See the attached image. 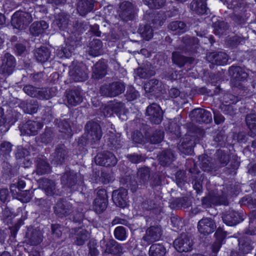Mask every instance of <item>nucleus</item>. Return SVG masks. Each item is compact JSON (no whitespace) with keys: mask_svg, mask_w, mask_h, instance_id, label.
I'll return each mask as SVG.
<instances>
[{"mask_svg":"<svg viewBox=\"0 0 256 256\" xmlns=\"http://www.w3.org/2000/svg\"><path fill=\"white\" fill-rule=\"evenodd\" d=\"M150 168L148 166L139 168L137 172V176L140 182L143 184H147L150 177Z\"/></svg>","mask_w":256,"mask_h":256,"instance_id":"a18cd8bd","label":"nucleus"},{"mask_svg":"<svg viewBox=\"0 0 256 256\" xmlns=\"http://www.w3.org/2000/svg\"><path fill=\"white\" fill-rule=\"evenodd\" d=\"M95 0H77L76 10L81 16H86L94 9Z\"/></svg>","mask_w":256,"mask_h":256,"instance_id":"a878e982","label":"nucleus"},{"mask_svg":"<svg viewBox=\"0 0 256 256\" xmlns=\"http://www.w3.org/2000/svg\"><path fill=\"white\" fill-rule=\"evenodd\" d=\"M144 4L150 9L158 10L164 6L166 0H143Z\"/></svg>","mask_w":256,"mask_h":256,"instance_id":"bf43d9fd","label":"nucleus"},{"mask_svg":"<svg viewBox=\"0 0 256 256\" xmlns=\"http://www.w3.org/2000/svg\"><path fill=\"white\" fill-rule=\"evenodd\" d=\"M168 28L172 31L175 32L176 34L181 35L186 32V24L182 21H173L170 22Z\"/></svg>","mask_w":256,"mask_h":256,"instance_id":"c03bdc74","label":"nucleus"},{"mask_svg":"<svg viewBox=\"0 0 256 256\" xmlns=\"http://www.w3.org/2000/svg\"><path fill=\"white\" fill-rule=\"evenodd\" d=\"M182 42L184 46L182 50L185 52L194 53L198 48V40L194 36H184L182 38Z\"/></svg>","mask_w":256,"mask_h":256,"instance_id":"7c9ffc66","label":"nucleus"},{"mask_svg":"<svg viewBox=\"0 0 256 256\" xmlns=\"http://www.w3.org/2000/svg\"><path fill=\"white\" fill-rule=\"evenodd\" d=\"M95 161L96 164L105 167L114 166L118 162L115 155L108 151H104L98 154L96 156Z\"/></svg>","mask_w":256,"mask_h":256,"instance_id":"f8f14e48","label":"nucleus"},{"mask_svg":"<svg viewBox=\"0 0 256 256\" xmlns=\"http://www.w3.org/2000/svg\"><path fill=\"white\" fill-rule=\"evenodd\" d=\"M214 144L216 146L224 148L226 145V137L223 130H218L214 136Z\"/></svg>","mask_w":256,"mask_h":256,"instance_id":"6e6d98bb","label":"nucleus"},{"mask_svg":"<svg viewBox=\"0 0 256 256\" xmlns=\"http://www.w3.org/2000/svg\"><path fill=\"white\" fill-rule=\"evenodd\" d=\"M216 160L220 166H226L230 160V156L228 152L222 150H218L216 152Z\"/></svg>","mask_w":256,"mask_h":256,"instance_id":"3c124183","label":"nucleus"},{"mask_svg":"<svg viewBox=\"0 0 256 256\" xmlns=\"http://www.w3.org/2000/svg\"><path fill=\"white\" fill-rule=\"evenodd\" d=\"M86 132L78 138L76 148L80 154H85L87 152L88 144H96L101 139L102 135V130L98 122H88L85 126Z\"/></svg>","mask_w":256,"mask_h":256,"instance_id":"f257e3e1","label":"nucleus"},{"mask_svg":"<svg viewBox=\"0 0 256 256\" xmlns=\"http://www.w3.org/2000/svg\"><path fill=\"white\" fill-rule=\"evenodd\" d=\"M144 89L146 93L156 98L160 97L164 91L162 82L156 78L150 79L146 83Z\"/></svg>","mask_w":256,"mask_h":256,"instance_id":"9b49d317","label":"nucleus"},{"mask_svg":"<svg viewBox=\"0 0 256 256\" xmlns=\"http://www.w3.org/2000/svg\"><path fill=\"white\" fill-rule=\"evenodd\" d=\"M240 100V98L231 93H227L224 96L223 102L220 106L224 114L232 116L236 114V108L234 105L236 104Z\"/></svg>","mask_w":256,"mask_h":256,"instance_id":"423d86ee","label":"nucleus"},{"mask_svg":"<svg viewBox=\"0 0 256 256\" xmlns=\"http://www.w3.org/2000/svg\"><path fill=\"white\" fill-rule=\"evenodd\" d=\"M42 186L48 196L54 197L63 195L62 190L56 188V184L54 180L46 178L42 179Z\"/></svg>","mask_w":256,"mask_h":256,"instance_id":"f3484780","label":"nucleus"},{"mask_svg":"<svg viewBox=\"0 0 256 256\" xmlns=\"http://www.w3.org/2000/svg\"><path fill=\"white\" fill-rule=\"evenodd\" d=\"M166 252V248L162 244H152L149 248L148 256H164Z\"/></svg>","mask_w":256,"mask_h":256,"instance_id":"a19ab883","label":"nucleus"},{"mask_svg":"<svg viewBox=\"0 0 256 256\" xmlns=\"http://www.w3.org/2000/svg\"><path fill=\"white\" fill-rule=\"evenodd\" d=\"M2 63L0 66V72L2 74H11L16 64L15 58L10 53L4 54L2 58Z\"/></svg>","mask_w":256,"mask_h":256,"instance_id":"6ab92c4d","label":"nucleus"},{"mask_svg":"<svg viewBox=\"0 0 256 256\" xmlns=\"http://www.w3.org/2000/svg\"><path fill=\"white\" fill-rule=\"evenodd\" d=\"M12 144L9 142L3 141L0 144V154L6 158L10 156L12 148Z\"/></svg>","mask_w":256,"mask_h":256,"instance_id":"052dcab7","label":"nucleus"},{"mask_svg":"<svg viewBox=\"0 0 256 256\" xmlns=\"http://www.w3.org/2000/svg\"><path fill=\"white\" fill-rule=\"evenodd\" d=\"M224 226L222 227L219 226L216 229L214 234L215 241L224 244L227 236V232L224 230Z\"/></svg>","mask_w":256,"mask_h":256,"instance_id":"680f3d73","label":"nucleus"},{"mask_svg":"<svg viewBox=\"0 0 256 256\" xmlns=\"http://www.w3.org/2000/svg\"><path fill=\"white\" fill-rule=\"evenodd\" d=\"M206 155H202L198 156L200 167L204 172H212L214 168V164L212 162Z\"/></svg>","mask_w":256,"mask_h":256,"instance_id":"79ce46f5","label":"nucleus"},{"mask_svg":"<svg viewBox=\"0 0 256 256\" xmlns=\"http://www.w3.org/2000/svg\"><path fill=\"white\" fill-rule=\"evenodd\" d=\"M128 190L124 188L114 190L112 194V200L116 206L124 208L127 205Z\"/></svg>","mask_w":256,"mask_h":256,"instance_id":"4be33fe9","label":"nucleus"},{"mask_svg":"<svg viewBox=\"0 0 256 256\" xmlns=\"http://www.w3.org/2000/svg\"><path fill=\"white\" fill-rule=\"evenodd\" d=\"M170 221L174 231L179 232L186 230L185 224L180 216H172L170 218Z\"/></svg>","mask_w":256,"mask_h":256,"instance_id":"603ef678","label":"nucleus"},{"mask_svg":"<svg viewBox=\"0 0 256 256\" xmlns=\"http://www.w3.org/2000/svg\"><path fill=\"white\" fill-rule=\"evenodd\" d=\"M106 144L108 148L112 150H116L122 146L120 138L114 134L109 136Z\"/></svg>","mask_w":256,"mask_h":256,"instance_id":"864d4df0","label":"nucleus"},{"mask_svg":"<svg viewBox=\"0 0 256 256\" xmlns=\"http://www.w3.org/2000/svg\"><path fill=\"white\" fill-rule=\"evenodd\" d=\"M210 62L217 66H224L228 63V56L225 52H212L209 55Z\"/></svg>","mask_w":256,"mask_h":256,"instance_id":"c85d7f7f","label":"nucleus"},{"mask_svg":"<svg viewBox=\"0 0 256 256\" xmlns=\"http://www.w3.org/2000/svg\"><path fill=\"white\" fill-rule=\"evenodd\" d=\"M164 133L160 130H156L148 138L150 144H158L160 143L164 138Z\"/></svg>","mask_w":256,"mask_h":256,"instance_id":"4d7b16f0","label":"nucleus"},{"mask_svg":"<svg viewBox=\"0 0 256 256\" xmlns=\"http://www.w3.org/2000/svg\"><path fill=\"white\" fill-rule=\"evenodd\" d=\"M118 16L124 22L132 20L134 17V10L132 4L129 1H124L122 2L120 5Z\"/></svg>","mask_w":256,"mask_h":256,"instance_id":"dca6fc26","label":"nucleus"},{"mask_svg":"<svg viewBox=\"0 0 256 256\" xmlns=\"http://www.w3.org/2000/svg\"><path fill=\"white\" fill-rule=\"evenodd\" d=\"M210 80L212 85L216 86L214 91V94L218 95L222 93L223 90L220 86V82L222 80L221 74L219 73L211 74L210 76Z\"/></svg>","mask_w":256,"mask_h":256,"instance_id":"09e8293b","label":"nucleus"},{"mask_svg":"<svg viewBox=\"0 0 256 256\" xmlns=\"http://www.w3.org/2000/svg\"><path fill=\"white\" fill-rule=\"evenodd\" d=\"M105 252L114 256H120L122 253V248L116 241L112 239L106 242Z\"/></svg>","mask_w":256,"mask_h":256,"instance_id":"2f4dec72","label":"nucleus"},{"mask_svg":"<svg viewBox=\"0 0 256 256\" xmlns=\"http://www.w3.org/2000/svg\"><path fill=\"white\" fill-rule=\"evenodd\" d=\"M172 59L173 63L180 68H182L186 64L191 65L194 63L195 60L194 58L184 56L178 51L172 52Z\"/></svg>","mask_w":256,"mask_h":256,"instance_id":"5701e85b","label":"nucleus"},{"mask_svg":"<svg viewBox=\"0 0 256 256\" xmlns=\"http://www.w3.org/2000/svg\"><path fill=\"white\" fill-rule=\"evenodd\" d=\"M76 232L75 244L78 246H83L88 238V232L85 229L78 228Z\"/></svg>","mask_w":256,"mask_h":256,"instance_id":"49530a36","label":"nucleus"},{"mask_svg":"<svg viewBox=\"0 0 256 256\" xmlns=\"http://www.w3.org/2000/svg\"><path fill=\"white\" fill-rule=\"evenodd\" d=\"M228 7L236 12L240 8L244 7V2L242 0H226Z\"/></svg>","mask_w":256,"mask_h":256,"instance_id":"774afa93","label":"nucleus"},{"mask_svg":"<svg viewBox=\"0 0 256 256\" xmlns=\"http://www.w3.org/2000/svg\"><path fill=\"white\" fill-rule=\"evenodd\" d=\"M107 64L102 60L96 62L92 68V78L98 80L104 78L107 74Z\"/></svg>","mask_w":256,"mask_h":256,"instance_id":"393cba45","label":"nucleus"},{"mask_svg":"<svg viewBox=\"0 0 256 256\" xmlns=\"http://www.w3.org/2000/svg\"><path fill=\"white\" fill-rule=\"evenodd\" d=\"M36 172L38 175L48 174L51 172L52 168L47 160L38 158L36 161Z\"/></svg>","mask_w":256,"mask_h":256,"instance_id":"f704fd0d","label":"nucleus"},{"mask_svg":"<svg viewBox=\"0 0 256 256\" xmlns=\"http://www.w3.org/2000/svg\"><path fill=\"white\" fill-rule=\"evenodd\" d=\"M244 214L234 210H228L222 217L224 223L226 226H232L237 225L244 220Z\"/></svg>","mask_w":256,"mask_h":256,"instance_id":"ddd939ff","label":"nucleus"},{"mask_svg":"<svg viewBox=\"0 0 256 256\" xmlns=\"http://www.w3.org/2000/svg\"><path fill=\"white\" fill-rule=\"evenodd\" d=\"M238 246L240 250L246 254L251 252L254 248L253 242L251 238L248 236H242L238 240Z\"/></svg>","mask_w":256,"mask_h":256,"instance_id":"473e14b6","label":"nucleus"},{"mask_svg":"<svg viewBox=\"0 0 256 256\" xmlns=\"http://www.w3.org/2000/svg\"><path fill=\"white\" fill-rule=\"evenodd\" d=\"M67 102L70 106H76L83 100L81 91L78 88L70 90L66 94Z\"/></svg>","mask_w":256,"mask_h":256,"instance_id":"bb28decb","label":"nucleus"},{"mask_svg":"<svg viewBox=\"0 0 256 256\" xmlns=\"http://www.w3.org/2000/svg\"><path fill=\"white\" fill-rule=\"evenodd\" d=\"M83 178L80 174L70 168L66 169L60 174V182L62 188L64 189L72 190L76 184L83 182Z\"/></svg>","mask_w":256,"mask_h":256,"instance_id":"f03ea898","label":"nucleus"},{"mask_svg":"<svg viewBox=\"0 0 256 256\" xmlns=\"http://www.w3.org/2000/svg\"><path fill=\"white\" fill-rule=\"evenodd\" d=\"M228 72L232 84L236 88L242 86V82L246 81L248 76V74L240 66L232 65L229 68Z\"/></svg>","mask_w":256,"mask_h":256,"instance_id":"39448f33","label":"nucleus"},{"mask_svg":"<svg viewBox=\"0 0 256 256\" xmlns=\"http://www.w3.org/2000/svg\"><path fill=\"white\" fill-rule=\"evenodd\" d=\"M248 228L246 233L250 236H256V210L252 211L249 216Z\"/></svg>","mask_w":256,"mask_h":256,"instance_id":"de8ad7c7","label":"nucleus"},{"mask_svg":"<svg viewBox=\"0 0 256 256\" xmlns=\"http://www.w3.org/2000/svg\"><path fill=\"white\" fill-rule=\"evenodd\" d=\"M181 146L188 152L193 150L194 142L192 138L190 135H186L182 140Z\"/></svg>","mask_w":256,"mask_h":256,"instance_id":"13d9d810","label":"nucleus"},{"mask_svg":"<svg viewBox=\"0 0 256 256\" xmlns=\"http://www.w3.org/2000/svg\"><path fill=\"white\" fill-rule=\"evenodd\" d=\"M204 176L200 174L199 170H196L194 175L192 177V183L194 189L198 194H200L202 192V182Z\"/></svg>","mask_w":256,"mask_h":256,"instance_id":"e433bc0d","label":"nucleus"},{"mask_svg":"<svg viewBox=\"0 0 256 256\" xmlns=\"http://www.w3.org/2000/svg\"><path fill=\"white\" fill-rule=\"evenodd\" d=\"M190 116L193 120L199 124H210L212 122V116L210 112L203 108H196L192 110Z\"/></svg>","mask_w":256,"mask_h":256,"instance_id":"2eb2a0df","label":"nucleus"},{"mask_svg":"<svg viewBox=\"0 0 256 256\" xmlns=\"http://www.w3.org/2000/svg\"><path fill=\"white\" fill-rule=\"evenodd\" d=\"M212 26L214 34L216 36H221L225 34L228 28V23L222 20H218L212 22Z\"/></svg>","mask_w":256,"mask_h":256,"instance_id":"ea45409f","label":"nucleus"},{"mask_svg":"<svg viewBox=\"0 0 256 256\" xmlns=\"http://www.w3.org/2000/svg\"><path fill=\"white\" fill-rule=\"evenodd\" d=\"M216 222L211 218H203L198 224L199 232L204 236H208L214 232L216 230Z\"/></svg>","mask_w":256,"mask_h":256,"instance_id":"aec40b11","label":"nucleus"},{"mask_svg":"<svg viewBox=\"0 0 256 256\" xmlns=\"http://www.w3.org/2000/svg\"><path fill=\"white\" fill-rule=\"evenodd\" d=\"M114 236L118 240H125L127 237L126 228L122 226L116 227L114 230Z\"/></svg>","mask_w":256,"mask_h":256,"instance_id":"0e129e2a","label":"nucleus"},{"mask_svg":"<svg viewBox=\"0 0 256 256\" xmlns=\"http://www.w3.org/2000/svg\"><path fill=\"white\" fill-rule=\"evenodd\" d=\"M53 160L56 164L61 165L64 162L67 156V152L62 146H58L52 154Z\"/></svg>","mask_w":256,"mask_h":256,"instance_id":"4c0bfd02","label":"nucleus"},{"mask_svg":"<svg viewBox=\"0 0 256 256\" xmlns=\"http://www.w3.org/2000/svg\"><path fill=\"white\" fill-rule=\"evenodd\" d=\"M125 90L124 83L114 82L109 84H104L100 87V92L102 95L114 97L122 94Z\"/></svg>","mask_w":256,"mask_h":256,"instance_id":"0eeeda50","label":"nucleus"},{"mask_svg":"<svg viewBox=\"0 0 256 256\" xmlns=\"http://www.w3.org/2000/svg\"><path fill=\"white\" fill-rule=\"evenodd\" d=\"M32 16L28 12L18 10L12 14L11 24L16 29H25L32 22Z\"/></svg>","mask_w":256,"mask_h":256,"instance_id":"20e7f679","label":"nucleus"},{"mask_svg":"<svg viewBox=\"0 0 256 256\" xmlns=\"http://www.w3.org/2000/svg\"><path fill=\"white\" fill-rule=\"evenodd\" d=\"M48 28V24L44 20L34 22L30 26V34L34 36H38L46 32Z\"/></svg>","mask_w":256,"mask_h":256,"instance_id":"cd10ccee","label":"nucleus"},{"mask_svg":"<svg viewBox=\"0 0 256 256\" xmlns=\"http://www.w3.org/2000/svg\"><path fill=\"white\" fill-rule=\"evenodd\" d=\"M140 96L139 92L132 86L128 87L126 96L128 101L136 100Z\"/></svg>","mask_w":256,"mask_h":256,"instance_id":"69168bd1","label":"nucleus"},{"mask_svg":"<svg viewBox=\"0 0 256 256\" xmlns=\"http://www.w3.org/2000/svg\"><path fill=\"white\" fill-rule=\"evenodd\" d=\"M72 210V206L63 198L58 199L54 206V213L60 218L68 216L71 213Z\"/></svg>","mask_w":256,"mask_h":256,"instance_id":"a211bd4d","label":"nucleus"},{"mask_svg":"<svg viewBox=\"0 0 256 256\" xmlns=\"http://www.w3.org/2000/svg\"><path fill=\"white\" fill-rule=\"evenodd\" d=\"M69 74L76 82H84L88 78L86 66L82 63H78L70 68Z\"/></svg>","mask_w":256,"mask_h":256,"instance_id":"4468645a","label":"nucleus"},{"mask_svg":"<svg viewBox=\"0 0 256 256\" xmlns=\"http://www.w3.org/2000/svg\"><path fill=\"white\" fill-rule=\"evenodd\" d=\"M146 114L152 124H159L163 119L162 109L156 103H152L147 107Z\"/></svg>","mask_w":256,"mask_h":256,"instance_id":"1a4fd4ad","label":"nucleus"},{"mask_svg":"<svg viewBox=\"0 0 256 256\" xmlns=\"http://www.w3.org/2000/svg\"><path fill=\"white\" fill-rule=\"evenodd\" d=\"M160 236L158 226H151L147 228L146 234L142 238L146 244L150 245L159 240Z\"/></svg>","mask_w":256,"mask_h":256,"instance_id":"b1692460","label":"nucleus"},{"mask_svg":"<svg viewBox=\"0 0 256 256\" xmlns=\"http://www.w3.org/2000/svg\"><path fill=\"white\" fill-rule=\"evenodd\" d=\"M138 32L146 40H149L153 37V32L152 26L148 24L140 25Z\"/></svg>","mask_w":256,"mask_h":256,"instance_id":"5fc2aeb1","label":"nucleus"},{"mask_svg":"<svg viewBox=\"0 0 256 256\" xmlns=\"http://www.w3.org/2000/svg\"><path fill=\"white\" fill-rule=\"evenodd\" d=\"M44 124L42 122L28 120L23 124L20 128V131L25 135L36 136L39 130L43 127Z\"/></svg>","mask_w":256,"mask_h":256,"instance_id":"412c9836","label":"nucleus"},{"mask_svg":"<svg viewBox=\"0 0 256 256\" xmlns=\"http://www.w3.org/2000/svg\"><path fill=\"white\" fill-rule=\"evenodd\" d=\"M193 243L188 233L183 232L174 242V246L176 250L180 252H188L192 249Z\"/></svg>","mask_w":256,"mask_h":256,"instance_id":"9d476101","label":"nucleus"},{"mask_svg":"<svg viewBox=\"0 0 256 256\" xmlns=\"http://www.w3.org/2000/svg\"><path fill=\"white\" fill-rule=\"evenodd\" d=\"M24 92L32 98L39 100H50L54 96L53 88H37L31 84H26L23 88Z\"/></svg>","mask_w":256,"mask_h":256,"instance_id":"7ed1b4c3","label":"nucleus"},{"mask_svg":"<svg viewBox=\"0 0 256 256\" xmlns=\"http://www.w3.org/2000/svg\"><path fill=\"white\" fill-rule=\"evenodd\" d=\"M246 123L249 130V134L251 137L256 136V114H249L246 116Z\"/></svg>","mask_w":256,"mask_h":256,"instance_id":"58836bf2","label":"nucleus"},{"mask_svg":"<svg viewBox=\"0 0 256 256\" xmlns=\"http://www.w3.org/2000/svg\"><path fill=\"white\" fill-rule=\"evenodd\" d=\"M158 160L161 166H168L174 160V154L171 151L165 150L160 154Z\"/></svg>","mask_w":256,"mask_h":256,"instance_id":"37998d69","label":"nucleus"},{"mask_svg":"<svg viewBox=\"0 0 256 256\" xmlns=\"http://www.w3.org/2000/svg\"><path fill=\"white\" fill-rule=\"evenodd\" d=\"M164 177L160 172H153L150 178V186L152 188H156L162 185V182L164 180Z\"/></svg>","mask_w":256,"mask_h":256,"instance_id":"8fccbe9b","label":"nucleus"},{"mask_svg":"<svg viewBox=\"0 0 256 256\" xmlns=\"http://www.w3.org/2000/svg\"><path fill=\"white\" fill-rule=\"evenodd\" d=\"M67 32L74 37L81 35L84 32V24L78 20H75L72 24H69L67 28Z\"/></svg>","mask_w":256,"mask_h":256,"instance_id":"c9c22d12","label":"nucleus"},{"mask_svg":"<svg viewBox=\"0 0 256 256\" xmlns=\"http://www.w3.org/2000/svg\"><path fill=\"white\" fill-rule=\"evenodd\" d=\"M34 54L38 62L44 63L49 59L50 52L47 47L41 46L40 48L34 50Z\"/></svg>","mask_w":256,"mask_h":256,"instance_id":"72a5a7b5","label":"nucleus"},{"mask_svg":"<svg viewBox=\"0 0 256 256\" xmlns=\"http://www.w3.org/2000/svg\"><path fill=\"white\" fill-rule=\"evenodd\" d=\"M58 127L61 132L66 134L72 132L70 120L68 119H64L60 121L58 124Z\"/></svg>","mask_w":256,"mask_h":256,"instance_id":"338daca9","label":"nucleus"},{"mask_svg":"<svg viewBox=\"0 0 256 256\" xmlns=\"http://www.w3.org/2000/svg\"><path fill=\"white\" fill-rule=\"evenodd\" d=\"M42 238L40 234L36 230H32L28 236L30 243L32 245H38L42 242Z\"/></svg>","mask_w":256,"mask_h":256,"instance_id":"e2e57ef3","label":"nucleus"},{"mask_svg":"<svg viewBox=\"0 0 256 256\" xmlns=\"http://www.w3.org/2000/svg\"><path fill=\"white\" fill-rule=\"evenodd\" d=\"M108 205V196L106 189L98 187L96 196L93 202V208L97 214H101L107 208Z\"/></svg>","mask_w":256,"mask_h":256,"instance_id":"6e6552de","label":"nucleus"},{"mask_svg":"<svg viewBox=\"0 0 256 256\" xmlns=\"http://www.w3.org/2000/svg\"><path fill=\"white\" fill-rule=\"evenodd\" d=\"M190 8L198 15L208 14V8L206 0H192L190 4Z\"/></svg>","mask_w":256,"mask_h":256,"instance_id":"c756f323","label":"nucleus"}]
</instances>
